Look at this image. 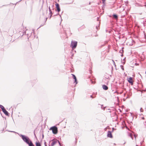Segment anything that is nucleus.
<instances>
[{"label": "nucleus", "mask_w": 146, "mask_h": 146, "mask_svg": "<svg viewBox=\"0 0 146 146\" xmlns=\"http://www.w3.org/2000/svg\"><path fill=\"white\" fill-rule=\"evenodd\" d=\"M10 132H13L17 134L19 136L21 137L23 141L27 144H28L29 146H35L32 141L28 136L22 134H20L14 131H10Z\"/></svg>", "instance_id": "nucleus-1"}, {"label": "nucleus", "mask_w": 146, "mask_h": 146, "mask_svg": "<svg viewBox=\"0 0 146 146\" xmlns=\"http://www.w3.org/2000/svg\"><path fill=\"white\" fill-rule=\"evenodd\" d=\"M49 130H52V133L54 134H56L58 133V128L56 126H52L50 128Z\"/></svg>", "instance_id": "nucleus-2"}, {"label": "nucleus", "mask_w": 146, "mask_h": 146, "mask_svg": "<svg viewBox=\"0 0 146 146\" xmlns=\"http://www.w3.org/2000/svg\"><path fill=\"white\" fill-rule=\"evenodd\" d=\"M78 42L76 41L72 40L70 44V47L72 49L74 50L75 49L77 45Z\"/></svg>", "instance_id": "nucleus-3"}, {"label": "nucleus", "mask_w": 146, "mask_h": 146, "mask_svg": "<svg viewBox=\"0 0 146 146\" xmlns=\"http://www.w3.org/2000/svg\"><path fill=\"white\" fill-rule=\"evenodd\" d=\"M25 28H22L21 29H20L19 30V35H20L19 36H24V35H25Z\"/></svg>", "instance_id": "nucleus-4"}, {"label": "nucleus", "mask_w": 146, "mask_h": 146, "mask_svg": "<svg viewBox=\"0 0 146 146\" xmlns=\"http://www.w3.org/2000/svg\"><path fill=\"white\" fill-rule=\"evenodd\" d=\"M33 35H34V31L32 30V32H30L29 34L28 35H25L24 36H27V40L29 41V38L31 37V36H33Z\"/></svg>", "instance_id": "nucleus-5"}, {"label": "nucleus", "mask_w": 146, "mask_h": 146, "mask_svg": "<svg viewBox=\"0 0 146 146\" xmlns=\"http://www.w3.org/2000/svg\"><path fill=\"white\" fill-rule=\"evenodd\" d=\"M114 129V128H113L112 130L111 131H108V132L107 136L108 137H110V138H112L113 137V136L112 134L111 133L113 131V129Z\"/></svg>", "instance_id": "nucleus-6"}, {"label": "nucleus", "mask_w": 146, "mask_h": 146, "mask_svg": "<svg viewBox=\"0 0 146 146\" xmlns=\"http://www.w3.org/2000/svg\"><path fill=\"white\" fill-rule=\"evenodd\" d=\"M51 141H52V142L51 144V146H53L58 142V140L56 139L55 140L53 139H52Z\"/></svg>", "instance_id": "nucleus-7"}, {"label": "nucleus", "mask_w": 146, "mask_h": 146, "mask_svg": "<svg viewBox=\"0 0 146 146\" xmlns=\"http://www.w3.org/2000/svg\"><path fill=\"white\" fill-rule=\"evenodd\" d=\"M127 80L128 82L131 84V85H133V82L132 80V78L131 77H129V78H127Z\"/></svg>", "instance_id": "nucleus-8"}, {"label": "nucleus", "mask_w": 146, "mask_h": 146, "mask_svg": "<svg viewBox=\"0 0 146 146\" xmlns=\"http://www.w3.org/2000/svg\"><path fill=\"white\" fill-rule=\"evenodd\" d=\"M26 28H25V35H28L29 34L30 32H32V30H29L27 29H26Z\"/></svg>", "instance_id": "nucleus-9"}, {"label": "nucleus", "mask_w": 146, "mask_h": 146, "mask_svg": "<svg viewBox=\"0 0 146 146\" xmlns=\"http://www.w3.org/2000/svg\"><path fill=\"white\" fill-rule=\"evenodd\" d=\"M102 88L103 90H108V87L106 85L104 84L102 86Z\"/></svg>", "instance_id": "nucleus-10"}, {"label": "nucleus", "mask_w": 146, "mask_h": 146, "mask_svg": "<svg viewBox=\"0 0 146 146\" xmlns=\"http://www.w3.org/2000/svg\"><path fill=\"white\" fill-rule=\"evenodd\" d=\"M56 7L57 9V11L58 12H59L60 11V8L59 5L58 4H56Z\"/></svg>", "instance_id": "nucleus-11"}, {"label": "nucleus", "mask_w": 146, "mask_h": 146, "mask_svg": "<svg viewBox=\"0 0 146 146\" xmlns=\"http://www.w3.org/2000/svg\"><path fill=\"white\" fill-rule=\"evenodd\" d=\"M4 113L7 115H9V113L5 109L2 111Z\"/></svg>", "instance_id": "nucleus-12"}, {"label": "nucleus", "mask_w": 146, "mask_h": 146, "mask_svg": "<svg viewBox=\"0 0 146 146\" xmlns=\"http://www.w3.org/2000/svg\"><path fill=\"white\" fill-rule=\"evenodd\" d=\"M36 146H41V144L38 140V142L36 141L35 143Z\"/></svg>", "instance_id": "nucleus-13"}, {"label": "nucleus", "mask_w": 146, "mask_h": 146, "mask_svg": "<svg viewBox=\"0 0 146 146\" xmlns=\"http://www.w3.org/2000/svg\"><path fill=\"white\" fill-rule=\"evenodd\" d=\"M74 79V83L76 85L78 84V81L77 79V78Z\"/></svg>", "instance_id": "nucleus-14"}, {"label": "nucleus", "mask_w": 146, "mask_h": 146, "mask_svg": "<svg viewBox=\"0 0 146 146\" xmlns=\"http://www.w3.org/2000/svg\"><path fill=\"white\" fill-rule=\"evenodd\" d=\"M124 48V47H123L121 48V50H120L119 51V52L121 53H123V49Z\"/></svg>", "instance_id": "nucleus-15"}, {"label": "nucleus", "mask_w": 146, "mask_h": 146, "mask_svg": "<svg viewBox=\"0 0 146 146\" xmlns=\"http://www.w3.org/2000/svg\"><path fill=\"white\" fill-rule=\"evenodd\" d=\"M0 108L1 109L2 111L3 110L5 109L4 107L2 105L0 104Z\"/></svg>", "instance_id": "nucleus-16"}, {"label": "nucleus", "mask_w": 146, "mask_h": 146, "mask_svg": "<svg viewBox=\"0 0 146 146\" xmlns=\"http://www.w3.org/2000/svg\"><path fill=\"white\" fill-rule=\"evenodd\" d=\"M71 75L72 76V78L74 79L76 78L75 75L73 74H72Z\"/></svg>", "instance_id": "nucleus-17"}, {"label": "nucleus", "mask_w": 146, "mask_h": 146, "mask_svg": "<svg viewBox=\"0 0 146 146\" xmlns=\"http://www.w3.org/2000/svg\"><path fill=\"white\" fill-rule=\"evenodd\" d=\"M129 137H130L132 139H133V137L132 136L131 133H129Z\"/></svg>", "instance_id": "nucleus-18"}, {"label": "nucleus", "mask_w": 146, "mask_h": 146, "mask_svg": "<svg viewBox=\"0 0 146 146\" xmlns=\"http://www.w3.org/2000/svg\"><path fill=\"white\" fill-rule=\"evenodd\" d=\"M120 66L122 70H124V69L123 66V65H121Z\"/></svg>", "instance_id": "nucleus-19"}, {"label": "nucleus", "mask_w": 146, "mask_h": 146, "mask_svg": "<svg viewBox=\"0 0 146 146\" xmlns=\"http://www.w3.org/2000/svg\"><path fill=\"white\" fill-rule=\"evenodd\" d=\"M23 36V39L26 40V41H27V36Z\"/></svg>", "instance_id": "nucleus-20"}, {"label": "nucleus", "mask_w": 146, "mask_h": 146, "mask_svg": "<svg viewBox=\"0 0 146 146\" xmlns=\"http://www.w3.org/2000/svg\"><path fill=\"white\" fill-rule=\"evenodd\" d=\"M113 17L114 18H117V16L116 15H113Z\"/></svg>", "instance_id": "nucleus-21"}, {"label": "nucleus", "mask_w": 146, "mask_h": 146, "mask_svg": "<svg viewBox=\"0 0 146 146\" xmlns=\"http://www.w3.org/2000/svg\"><path fill=\"white\" fill-rule=\"evenodd\" d=\"M106 32H108L109 33H111V31H108L106 29Z\"/></svg>", "instance_id": "nucleus-22"}, {"label": "nucleus", "mask_w": 146, "mask_h": 146, "mask_svg": "<svg viewBox=\"0 0 146 146\" xmlns=\"http://www.w3.org/2000/svg\"><path fill=\"white\" fill-rule=\"evenodd\" d=\"M137 136V134H134V136L135 137V138L136 139V137Z\"/></svg>", "instance_id": "nucleus-23"}, {"label": "nucleus", "mask_w": 146, "mask_h": 146, "mask_svg": "<svg viewBox=\"0 0 146 146\" xmlns=\"http://www.w3.org/2000/svg\"><path fill=\"white\" fill-rule=\"evenodd\" d=\"M44 146H47V145H46V141H44Z\"/></svg>", "instance_id": "nucleus-24"}, {"label": "nucleus", "mask_w": 146, "mask_h": 146, "mask_svg": "<svg viewBox=\"0 0 146 146\" xmlns=\"http://www.w3.org/2000/svg\"><path fill=\"white\" fill-rule=\"evenodd\" d=\"M143 109L142 108H141L140 109V111L141 112H142L143 111Z\"/></svg>", "instance_id": "nucleus-25"}, {"label": "nucleus", "mask_w": 146, "mask_h": 146, "mask_svg": "<svg viewBox=\"0 0 146 146\" xmlns=\"http://www.w3.org/2000/svg\"><path fill=\"white\" fill-rule=\"evenodd\" d=\"M49 9L50 10V13L52 15V12H51V10H50V7H49Z\"/></svg>", "instance_id": "nucleus-26"}, {"label": "nucleus", "mask_w": 146, "mask_h": 146, "mask_svg": "<svg viewBox=\"0 0 146 146\" xmlns=\"http://www.w3.org/2000/svg\"><path fill=\"white\" fill-rule=\"evenodd\" d=\"M90 97L91 98H94L95 97H95H93V96H92V95H91V96H90Z\"/></svg>", "instance_id": "nucleus-27"}, {"label": "nucleus", "mask_w": 146, "mask_h": 146, "mask_svg": "<svg viewBox=\"0 0 146 146\" xmlns=\"http://www.w3.org/2000/svg\"><path fill=\"white\" fill-rule=\"evenodd\" d=\"M90 81H91V83L92 84H94V82L93 81H92L91 79H90Z\"/></svg>", "instance_id": "nucleus-28"}, {"label": "nucleus", "mask_w": 146, "mask_h": 146, "mask_svg": "<svg viewBox=\"0 0 146 146\" xmlns=\"http://www.w3.org/2000/svg\"><path fill=\"white\" fill-rule=\"evenodd\" d=\"M89 71L90 72V73L91 74H92V71L90 70H89Z\"/></svg>", "instance_id": "nucleus-29"}, {"label": "nucleus", "mask_w": 146, "mask_h": 146, "mask_svg": "<svg viewBox=\"0 0 146 146\" xmlns=\"http://www.w3.org/2000/svg\"><path fill=\"white\" fill-rule=\"evenodd\" d=\"M34 136H35V138L37 139L38 140V139H37V137L36 135V134H35V135H34Z\"/></svg>", "instance_id": "nucleus-30"}, {"label": "nucleus", "mask_w": 146, "mask_h": 146, "mask_svg": "<svg viewBox=\"0 0 146 146\" xmlns=\"http://www.w3.org/2000/svg\"><path fill=\"white\" fill-rule=\"evenodd\" d=\"M117 93V94H119V92H117L116 91L115 92H114V93Z\"/></svg>", "instance_id": "nucleus-31"}, {"label": "nucleus", "mask_w": 146, "mask_h": 146, "mask_svg": "<svg viewBox=\"0 0 146 146\" xmlns=\"http://www.w3.org/2000/svg\"><path fill=\"white\" fill-rule=\"evenodd\" d=\"M58 142L59 145H60V146H61L60 143L58 140Z\"/></svg>", "instance_id": "nucleus-32"}, {"label": "nucleus", "mask_w": 146, "mask_h": 146, "mask_svg": "<svg viewBox=\"0 0 146 146\" xmlns=\"http://www.w3.org/2000/svg\"><path fill=\"white\" fill-rule=\"evenodd\" d=\"M125 61H124L123 62H122V63L123 64H124L125 63Z\"/></svg>", "instance_id": "nucleus-33"}, {"label": "nucleus", "mask_w": 146, "mask_h": 146, "mask_svg": "<svg viewBox=\"0 0 146 146\" xmlns=\"http://www.w3.org/2000/svg\"><path fill=\"white\" fill-rule=\"evenodd\" d=\"M13 122L12 125H15V122H14V121H13Z\"/></svg>", "instance_id": "nucleus-34"}, {"label": "nucleus", "mask_w": 146, "mask_h": 146, "mask_svg": "<svg viewBox=\"0 0 146 146\" xmlns=\"http://www.w3.org/2000/svg\"><path fill=\"white\" fill-rule=\"evenodd\" d=\"M113 63H114V65L115 66H116V65H115V62H114V61H113Z\"/></svg>", "instance_id": "nucleus-35"}, {"label": "nucleus", "mask_w": 146, "mask_h": 146, "mask_svg": "<svg viewBox=\"0 0 146 146\" xmlns=\"http://www.w3.org/2000/svg\"><path fill=\"white\" fill-rule=\"evenodd\" d=\"M103 107V105H101V108L102 109V108Z\"/></svg>", "instance_id": "nucleus-36"}, {"label": "nucleus", "mask_w": 146, "mask_h": 146, "mask_svg": "<svg viewBox=\"0 0 146 146\" xmlns=\"http://www.w3.org/2000/svg\"><path fill=\"white\" fill-rule=\"evenodd\" d=\"M135 64L136 65H139V64L137 63H135Z\"/></svg>", "instance_id": "nucleus-37"}, {"label": "nucleus", "mask_w": 146, "mask_h": 146, "mask_svg": "<svg viewBox=\"0 0 146 146\" xmlns=\"http://www.w3.org/2000/svg\"><path fill=\"white\" fill-rule=\"evenodd\" d=\"M44 134H42V139H43L44 138Z\"/></svg>", "instance_id": "nucleus-38"}, {"label": "nucleus", "mask_w": 146, "mask_h": 146, "mask_svg": "<svg viewBox=\"0 0 146 146\" xmlns=\"http://www.w3.org/2000/svg\"><path fill=\"white\" fill-rule=\"evenodd\" d=\"M102 0L103 3H104L105 2V0Z\"/></svg>", "instance_id": "nucleus-39"}, {"label": "nucleus", "mask_w": 146, "mask_h": 146, "mask_svg": "<svg viewBox=\"0 0 146 146\" xmlns=\"http://www.w3.org/2000/svg\"><path fill=\"white\" fill-rule=\"evenodd\" d=\"M96 28V29L97 30H99V29L100 28Z\"/></svg>", "instance_id": "nucleus-40"}, {"label": "nucleus", "mask_w": 146, "mask_h": 146, "mask_svg": "<svg viewBox=\"0 0 146 146\" xmlns=\"http://www.w3.org/2000/svg\"><path fill=\"white\" fill-rule=\"evenodd\" d=\"M104 45H105L104 44H103V45H102L101 46V47H102V46H104Z\"/></svg>", "instance_id": "nucleus-41"}, {"label": "nucleus", "mask_w": 146, "mask_h": 146, "mask_svg": "<svg viewBox=\"0 0 146 146\" xmlns=\"http://www.w3.org/2000/svg\"><path fill=\"white\" fill-rule=\"evenodd\" d=\"M98 36V35H93V36Z\"/></svg>", "instance_id": "nucleus-42"}, {"label": "nucleus", "mask_w": 146, "mask_h": 146, "mask_svg": "<svg viewBox=\"0 0 146 146\" xmlns=\"http://www.w3.org/2000/svg\"><path fill=\"white\" fill-rule=\"evenodd\" d=\"M123 56V54H122H122H121V56H122H122Z\"/></svg>", "instance_id": "nucleus-43"}, {"label": "nucleus", "mask_w": 146, "mask_h": 146, "mask_svg": "<svg viewBox=\"0 0 146 146\" xmlns=\"http://www.w3.org/2000/svg\"><path fill=\"white\" fill-rule=\"evenodd\" d=\"M125 58H124L123 60L125 61Z\"/></svg>", "instance_id": "nucleus-44"}, {"label": "nucleus", "mask_w": 146, "mask_h": 146, "mask_svg": "<svg viewBox=\"0 0 146 146\" xmlns=\"http://www.w3.org/2000/svg\"><path fill=\"white\" fill-rule=\"evenodd\" d=\"M34 135H35V130L34 131Z\"/></svg>", "instance_id": "nucleus-45"}, {"label": "nucleus", "mask_w": 146, "mask_h": 146, "mask_svg": "<svg viewBox=\"0 0 146 146\" xmlns=\"http://www.w3.org/2000/svg\"><path fill=\"white\" fill-rule=\"evenodd\" d=\"M142 119H144V117H143L142 118Z\"/></svg>", "instance_id": "nucleus-46"}, {"label": "nucleus", "mask_w": 146, "mask_h": 146, "mask_svg": "<svg viewBox=\"0 0 146 146\" xmlns=\"http://www.w3.org/2000/svg\"><path fill=\"white\" fill-rule=\"evenodd\" d=\"M10 109H11V110H12L13 109L11 107V108H10L9 109L10 110Z\"/></svg>", "instance_id": "nucleus-47"}, {"label": "nucleus", "mask_w": 146, "mask_h": 146, "mask_svg": "<svg viewBox=\"0 0 146 146\" xmlns=\"http://www.w3.org/2000/svg\"><path fill=\"white\" fill-rule=\"evenodd\" d=\"M73 55H74V54H72V56H73Z\"/></svg>", "instance_id": "nucleus-48"}, {"label": "nucleus", "mask_w": 146, "mask_h": 146, "mask_svg": "<svg viewBox=\"0 0 146 146\" xmlns=\"http://www.w3.org/2000/svg\"><path fill=\"white\" fill-rule=\"evenodd\" d=\"M105 107H104V108H103V110H105Z\"/></svg>", "instance_id": "nucleus-49"}, {"label": "nucleus", "mask_w": 146, "mask_h": 146, "mask_svg": "<svg viewBox=\"0 0 146 146\" xmlns=\"http://www.w3.org/2000/svg\"><path fill=\"white\" fill-rule=\"evenodd\" d=\"M145 125H146V121H145Z\"/></svg>", "instance_id": "nucleus-50"}, {"label": "nucleus", "mask_w": 146, "mask_h": 146, "mask_svg": "<svg viewBox=\"0 0 146 146\" xmlns=\"http://www.w3.org/2000/svg\"><path fill=\"white\" fill-rule=\"evenodd\" d=\"M114 144L115 145H116V144L115 143H114Z\"/></svg>", "instance_id": "nucleus-51"}, {"label": "nucleus", "mask_w": 146, "mask_h": 146, "mask_svg": "<svg viewBox=\"0 0 146 146\" xmlns=\"http://www.w3.org/2000/svg\"><path fill=\"white\" fill-rule=\"evenodd\" d=\"M109 112H111V111H109Z\"/></svg>", "instance_id": "nucleus-52"}, {"label": "nucleus", "mask_w": 146, "mask_h": 146, "mask_svg": "<svg viewBox=\"0 0 146 146\" xmlns=\"http://www.w3.org/2000/svg\"><path fill=\"white\" fill-rule=\"evenodd\" d=\"M65 33L66 34V33L65 32Z\"/></svg>", "instance_id": "nucleus-53"}, {"label": "nucleus", "mask_w": 146, "mask_h": 146, "mask_svg": "<svg viewBox=\"0 0 146 146\" xmlns=\"http://www.w3.org/2000/svg\"><path fill=\"white\" fill-rule=\"evenodd\" d=\"M12 113H13V111H12Z\"/></svg>", "instance_id": "nucleus-54"}, {"label": "nucleus", "mask_w": 146, "mask_h": 146, "mask_svg": "<svg viewBox=\"0 0 146 146\" xmlns=\"http://www.w3.org/2000/svg\"><path fill=\"white\" fill-rule=\"evenodd\" d=\"M48 146H50V145H49H49Z\"/></svg>", "instance_id": "nucleus-55"}, {"label": "nucleus", "mask_w": 146, "mask_h": 146, "mask_svg": "<svg viewBox=\"0 0 146 146\" xmlns=\"http://www.w3.org/2000/svg\"><path fill=\"white\" fill-rule=\"evenodd\" d=\"M146 129V127H145Z\"/></svg>", "instance_id": "nucleus-56"}]
</instances>
